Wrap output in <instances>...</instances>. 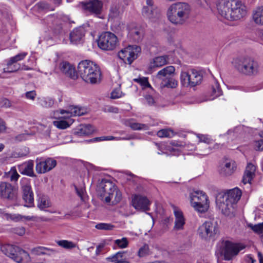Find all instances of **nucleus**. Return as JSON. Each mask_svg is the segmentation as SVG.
<instances>
[{"instance_id": "f3484780", "label": "nucleus", "mask_w": 263, "mask_h": 263, "mask_svg": "<svg viewBox=\"0 0 263 263\" xmlns=\"http://www.w3.org/2000/svg\"><path fill=\"white\" fill-rule=\"evenodd\" d=\"M236 168L237 165L234 161L227 160L219 165L218 173L221 177H229L234 173Z\"/></svg>"}, {"instance_id": "72a5a7b5", "label": "nucleus", "mask_w": 263, "mask_h": 263, "mask_svg": "<svg viewBox=\"0 0 263 263\" xmlns=\"http://www.w3.org/2000/svg\"><path fill=\"white\" fill-rule=\"evenodd\" d=\"M124 252H118L114 255L107 258L109 261L114 263H130L127 259L123 258Z\"/></svg>"}, {"instance_id": "412c9836", "label": "nucleus", "mask_w": 263, "mask_h": 263, "mask_svg": "<svg viewBox=\"0 0 263 263\" xmlns=\"http://www.w3.org/2000/svg\"><path fill=\"white\" fill-rule=\"evenodd\" d=\"M173 213L175 216L174 230L177 231L182 230L185 223L183 212L179 208L174 206L173 208Z\"/></svg>"}, {"instance_id": "7c9ffc66", "label": "nucleus", "mask_w": 263, "mask_h": 263, "mask_svg": "<svg viewBox=\"0 0 263 263\" xmlns=\"http://www.w3.org/2000/svg\"><path fill=\"white\" fill-rule=\"evenodd\" d=\"M126 125L135 130H146L149 129V125L148 124L136 122L133 119L127 120L126 121Z\"/></svg>"}, {"instance_id": "7ed1b4c3", "label": "nucleus", "mask_w": 263, "mask_h": 263, "mask_svg": "<svg viewBox=\"0 0 263 263\" xmlns=\"http://www.w3.org/2000/svg\"><path fill=\"white\" fill-rule=\"evenodd\" d=\"M192 12V7L188 3L177 2L168 7L166 16L171 23L176 25H182L191 18Z\"/></svg>"}, {"instance_id": "c85d7f7f", "label": "nucleus", "mask_w": 263, "mask_h": 263, "mask_svg": "<svg viewBox=\"0 0 263 263\" xmlns=\"http://www.w3.org/2000/svg\"><path fill=\"white\" fill-rule=\"evenodd\" d=\"M252 20L258 25H263V6L255 8L252 11Z\"/></svg>"}, {"instance_id": "9b49d317", "label": "nucleus", "mask_w": 263, "mask_h": 263, "mask_svg": "<svg viewBox=\"0 0 263 263\" xmlns=\"http://www.w3.org/2000/svg\"><path fill=\"white\" fill-rule=\"evenodd\" d=\"M118 42V38L115 34L105 32L99 36L98 45L102 50H112L116 47Z\"/></svg>"}, {"instance_id": "4468645a", "label": "nucleus", "mask_w": 263, "mask_h": 263, "mask_svg": "<svg viewBox=\"0 0 263 263\" xmlns=\"http://www.w3.org/2000/svg\"><path fill=\"white\" fill-rule=\"evenodd\" d=\"M21 188L23 193V199L26 203L27 207L34 206V196L31 190L30 180L29 179L24 178L21 180Z\"/></svg>"}, {"instance_id": "c756f323", "label": "nucleus", "mask_w": 263, "mask_h": 263, "mask_svg": "<svg viewBox=\"0 0 263 263\" xmlns=\"http://www.w3.org/2000/svg\"><path fill=\"white\" fill-rule=\"evenodd\" d=\"M4 216L7 220H11L15 222L24 220H35V217L34 216H22L20 214H10L8 213H5L4 214Z\"/></svg>"}, {"instance_id": "4d7b16f0", "label": "nucleus", "mask_w": 263, "mask_h": 263, "mask_svg": "<svg viewBox=\"0 0 263 263\" xmlns=\"http://www.w3.org/2000/svg\"><path fill=\"white\" fill-rule=\"evenodd\" d=\"M254 149L258 151H263V140L256 141L253 143Z\"/></svg>"}, {"instance_id": "5fc2aeb1", "label": "nucleus", "mask_w": 263, "mask_h": 263, "mask_svg": "<svg viewBox=\"0 0 263 263\" xmlns=\"http://www.w3.org/2000/svg\"><path fill=\"white\" fill-rule=\"evenodd\" d=\"M8 67L7 68H4V72H13L16 71L17 70H18L20 68V66L19 65H11L10 66H8L7 65Z\"/></svg>"}, {"instance_id": "680f3d73", "label": "nucleus", "mask_w": 263, "mask_h": 263, "mask_svg": "<svg viewBox=\"0 0 263 263\" xmlns=\"http://www.w3.org/2000/svg\"><path fill=\"white\" fill-rule=\"evenodd\" d=\"M198 4L202 8L207 9L209 7V4L207 0H198Z\"/></svg>"}, {"instance_id": "58836bf2", "label": "nucleus", "mask_w": 263, "mask_h": 263, "mask_svg": "<svg viewBox=\"0 0 263 263\" xmlns=\"http://www.w3.org/2000/svg\"><path fill=\"white\" fill-rule=\"evenodd\" d=\"M37 207L41 210L49 208L51 206L50 201L48 197L42 195L37 200Z\"/></svg>"}, {"instance_id": "338daca9", "label": "nucleus", "mask_w": 263, "mask_h": 263, "mask_svg": "<svg viewBox=\"0 0 263 263\" xmlns=\"http://www.w3.org/2000/svg\"><path fill=\"white\" fill-rule=\"evenodd\" d=\"M146 6H144L143 7H147L149 9L157 8L156 6H154V2L152 0H146Z\"/></svg>"}, {"instance_id": "a19ab883", "label": "nucleus", "mask_w": 263, "mask_h": 263, "mask_svg": "<svg viewBox=\"0 0 263 263\" xmlns=\"http://www.w3.org/2000/svg\"><path fill=\"white\" fill-rule=\"evenodd\" d=\"M212 89V98L211 100L215 99L222 95V90L220 88L219 84L216 80H214V82L211 86Z\"/></svg>"}, {"instance_id": "c9c22d12", "label": "nucleus", "mask_w": 263, "mask_h": 263, "mask_svg": "<svg viewBox=\"0 0 263 263\" xmlns=\"http://www.w3.org/2000/svg\"><path fill=\"white\" fill-rule=\"evenodd\" d=\"M121 13L122 12L119 6L116 5H112L109 9L108 19L110 21H114L115 19L118 18Z\"/></svg>"}, {"instance_id": "f257e3e1", "label": "nucleus", "mask_w": 263, "mask_h": 263, "mask_svg": "<svg viewBox=\"0 0 263 263\" xmlns=\"http://www.w3.org/2000/svg\"><path fill=\"white\" fill-rule=\"evenodd\" d=\"M218 13L228 20H237L244 17L246 8L239 0H218L217 3Z\"/></svg>"}, {"instance_id": "0eeeda50", "label": "nucleus", "mask_w": 263, "mask_h": 263, "mask_svg": "<svg viewBox=\"0 0 263 263\" xmlns=\"http://www.w3.org/2000/svg\"><path fill=\"white\" fill-rule=\"evenodd\" d=\"M234 66L239 72L248 76L257 73L258 69L257 62L249 57L236 59L234 61Z\"/></svg>"}, {"instance_id": "2eb2a0df", "label": "nucleus", "mask_w": 263, "mask_h": 263, "mask_svg": "<svg viewBox=\"0 0 263 263\" xmlns=\"http://www.w3.org/2000/svg\"><path fill=\"white\" fill-rule=\"evenodd\" d=\"M0 198L11 201H14L17 199V193L14 186L10 183L0 182Z\"/></svg>"}, {"instance_id": "5701e85b", "label": "nucleus", "mask_w": 263, "mask_h": 263, "mask_svg": "<svg viewBox=\"0 0 263 263\" xmlns=\"http://www.w3.org/2000/svg\"><path fill=\"white\" fill-rule=\"evenodd\" d=\"M85 34V29L83 27L75 28L70 33V42L73 44H79L81 43Z\"/></svg>"}, {"instance_id": "052dcab7", "label": "nucleus", "mask_w": 263, "mask_h": 263, "mask_svg": "<svg viewBox=\"0 0 263 263\" xmlns=\"http://www.w3.org/2000/svg\"><path fill=\"white\" fill-rule=\"evenodd\" d=\"M14 232L16 234L22 236L25 233V230L23 227L16 228L14 229Z\"/></svg>"}, {"instance_id": "864d4df0", "label": "nucleus", "mask_w": 263, "mask_h": 263, "mask_svg": "<svg viewBox=\"0 0 263 263\" xmlns=\"http://www.w3.org/2000/svg\"><path fill=\"white\" fill-rule=\"evenodd\" d=\"M197 136L200 142L209 144L212 141V139L208 135L198 134Z\"/></svg>"}, {"instance_id": "a878e982", "label": "nucleus", "mask_w": 263, "mask_h": 263, "mask_svg": "<svg viewBox=\"0 0 263 263\" xmlns=\"http://www.w3.org/2000/svg\"><path fill=\"white\" fill-rule=\"evenodd\" d=\"M1 249L5 254L15 261L20 248L13 245H7L3 246Z\"/></svg>"}, {"instance_id": "6e6d98bb", "label": "nucleus", "mask_w": 263, "mask_h": 263, "mask_svg": "<svg viewBox=\"0 0 263 263\" xmlns=\"http://www.w3.org/2000/svg\"><path fill=\"white\" fill-rule=\"evenodd\" d=\"M123 96V93L120 88L115 89L111 93V98L115 99L121 98Z\"/></svg>"}, {"instance_id": "cd10ccee", "label": "nucleus", "mask_w": 263, "mask_h": 263, "mask_svg": "<svg viewBox=\"0 0 263 263\" xmlns=\"http://www.w3.org/2000/svg\"><path fill=\"white\" fill-rule=\"evenodd\" d=\"M33 163L32 161L24 162L18 165V171L23 175L33 176Z\"/></svg>"}, {"instance_id": "603ef678", "label": "nucleus", "mask_w": 263, "mask_h": 263, "mask_svg": "<svg viewBox=\"0 0 263 263\" xmlns=\"http://www.w3.org/2000/svg\"><path fill=\"white\" fill-rule=\"evenodd\" d=\"M250 227L256 233H261L263 232V222L255 225H250Z\"/></svg>"}, {"instance_id": "b1692460", "label": "nucleus", "mask_w": 263, "mask_h": 263, "mask_svg": "<svg viewBox=\"0 0 263 263\" xmlns=\"http://www.w3.org/2000/svg\"><path fill=\"white\" fill-rule=\"evenodd\" d=\"M168 57L166 55L156 57L152 59L148 65V70L152 72L154 68L162 67L167 64Z\"/></svg>"}, {"instance_id": "bb28decb", "label": "nucleus", "mask_w": 263, "mask_h": 263, "mask_svg": "<svg viewBox=\"0 0 263 263\" xmlns=\"http://www.w3.org/2000/svg\"><path fill=\"white\" fill-rule=\"evenodd\" d=\"M256 167L252 163H248L245 172L242 182L244 184L250 183L251 180L255 176Z\"/></svg>"}, {"instance_id": "49530a36", "label": "nucleus", "mask_w": 263, "mask_h": 263, "mask_svg": "<svg viewBox=\"0 0 263 263\" xmlns=\"http://www.w3.org/2000/svg\"><path fill=\"white\" fill-rule=\"evenodd\" d=\"M150 254V250L149 246L145 244L141 247H140L138 251V256L141 258L148 256Z\"/></svg>"}, {"instance_id": "ea45409f", "label": "nucleus", "mask_w": 263, "mask_h": 263, "mask_svg": "<svg viewBox=\"0 0 263 263\" xmlns=\"http://www.w3.org/2000/svg\"><path fill=\"white\" fill-rule=\"evenodd\" d=\"M111 24V29L116 33H120L125 29V24L119 20L112 21Z\"/></svg>"}, {"instance_id": "a211bd4d", "label": "nucleus", "mask_w": 263, "mask_h": 263, "mask_svg": "<svg viewBox=\"0 0 263 263\" xmlns=\"http://www.w3.org/2000/svg\"><path fill=\"white\" fill-rule=\"evenodd\" d=\"M175 67L173 66H168L159 70L154 77L153 80L156 84L162 83L165 80L173 77L175 72Z\"/></svg>"}, {"instance_id": "f704fd0d", "label": "nucleus", "mask_w": 263, "mask_h": 263, "mask_svg": "<svg viewBox=\"0 0 263 263\" xmlns=\"http://www.w3.org/2000/svg\"><path fill=\"white\" fill-rule=\"evenodd\" d=\"M94 131V128L90 124L81 125L77 132L78 136H84L91 134Z\"/></svg>"}, {"instance_id": "bf43d9fd", "label": "nucleus", "mask_w": 263, "mask_h": 263, "mask_svg": "<svg viewBox=\"0 0 263 263\" xmlns=\"http://www.w3.org/2000/svg\"><path fill=\"white\" fill-rule=\"evenodd\" d=\"M0 104L2 107L8 108L11 106V102L7 99L4 98L1 100Z\"/></svg>"}, {"instance_id": "20e7f679", "label": "nucleus", "mask_w": 263, "mask_h": 263, "mask_svg": "<svg viewBox=\"0 0 263 263\" xmlns=\"http://www.w3.org/2000/svg\"><path fill=\"white\" fill-rule=\"evenodd\" d=\"M78 73L87 83L96 84L101 81L102 73L99 66L89 60H84L79 63Z\"/></svg>"}, {"instance_id": "f03ea898", "label": "nucleus", "mask_w": 263, "mask_h": 263, "mask_svg": "<svg viewBox=\"0 0 263 263\" xmlns=\"http://www.w3.org/2000/svg\"><path fill=\"white\" fill-rule=\"evenodd\" d=\"M241 196V192L238 188L231 190L227 193H219L216 197L217 206L222 213L232 217L235 213L236 204Z\"/></svg>"}, {"instance_id": "ddd939ff", "label": "nucleus", "mask_w": 263, "mask_h": 263, "mask_svg": "<svg viewBox=\"0 0 263 263\" xmlns=\"http://www.w3.org/2000/svg\"><path fill=\"white\" fill-rule=\"evenodd\" d=\"M244 248L245 246L241 243H233L229 240L224 241L222 249L224 259H232Z\"/></svg>"}, {"instance_id": "de8ad7c7", "label": "nucleus", "mask_w": 263, "mask_h": 263, "mask_svg": "<svg viewBox=\"0 0 263 263\" xmlns=\"http://www.w3.org/2000/svg\"><path fill=\"white\" fill-rule=\"evenodd\" d=\"M174 135L173 131L170 129H162L159 130L157 133V135L160 138H171Z\"/></svg>"}, {"instance_id": "6e6552de", "label": "nucleus", "mask_w": 263, "mask_h": 263, "mask_svg": "<svg viewBox=\"0 0 263 263\" xmlns=\"http://www.w3.org/2000/svg\"><path fill=\"white\" fill-rule=\"evenodd\" d=\"M191 206L198 212L203 213L209 208L208 196L202 191H195L190 195Z\"/></svg>"}, {"instance_id": "6ab92c4d", "label": "nucleus", "mask_w": 263, "mask_h": 263, "mask_svg": "<svg viewBox=\"0 0 263 263\" xmlns=\"http://www.w3.org/2000/svg\"><path fill=\"white\" fill-rule=\"evenodd\" d=\"M132 203L136 210L143 211L149 210L150 202L145 196L135 195L132 199Z\"/></svg>"}, {"instance_id": "c03bdc74", "label": "nucleus", "mask_w": 263, "mask_h": 263, "mask_svg": "<svg viewBox=\"0 0 263 263\" xmlns=\"http://www.w3.org/2000/svg\"><path fill=\"white\" fill-rule=\"evenodd\" d=\"M129 241L126 237L118 239L114 241V248L119 249H125L128 246Z\"/></svg>"}, {"instance_id": "774afa93", "label": "nucleus", "mask_w": 263, "mask_h": 263, "mask_svg": "<svg viewBox=\"0 0 263 263\" xmlns=\"http://www.w3.org/2000/svg\"><path fill=\"white\" fill-rule=\"evenodd\" d=\"M104 247V245L103 243L99 244L97 247L96 250V255H98L100 254L103 249Z\"/></svg>"}, {"instance_id": "69168bd1", "label": "nucleus", "mask_w": 263, "mask_h": 263, "mask_svg": "<svg viewBox=\"0 0 263 263\" xmlns=\"http://www.w3.org/2000/svg\"><path fill=\"white\" fill-rule=\"evenodd\" d=\"M145 98L147 103L148 105H152L154 104V103H155L154 99L151 96H149V95L146 96Z\"/></svg>"}, {"instance_id": "37998d69", "label": "nucleus", "mask_w": 263, "mask_h": 263, "mask_svg": "<svg viewBox=\"0 0 263 263\" xmlns=\"http://www.w3.org/2000/svg\"><path fill=\"white\" fill-rule=\"evenodd\" d=\"M130 34L136 42L140 41L143 36V29L140 28H135L130 31Z\"/></svg>"}, {"instance_id": "79ce46f5", "label": "nucleus", "mask_w": 263, "mask_h": 263, "mask_svg": "<svg viewBox=\"0 0 263 263\" xmlns=\"http://www.w3.org/2000/svg\"><path fill=\"white\" fill-rule=\"evenodd\" d=\"M37 104L43 107H51L54 104V100L49 97H42L37 99Z\"/></svg>"}, {"instance_id": "3c124183", "label": "nucleus", "mask_w": 263, "mask_h": 263, "mask_svg": "<svg viewBox=\"0 0 263 263\" xmlns=\"http://www.w3.org/2000/svg\"><path fill=\"white\" fill-rule=\"evenodd\" d=\"M95 228L101 230H111L114 229V226L110 223H99L96 225Z\"/></svg>"}, {"instance_id": "13d9d810", "label": "nucleus", "mask_w": 263, "mask_h": 263, "mask_svg": "<svg viewBox=\"0 0 263 263\" xmlns=\"http://www.w3.org/2000/svg\"><path fill=\"white\" fill-rule=\"evenodd\" d=\"M36 96V93L35 91L32 90L27 91L25 93V97L27 99L34 100L35 97Z\"/></svg>"}, {"instance_id": "9d476101", "label": "nucleus", "mask_w": 263, "mask_h": 263, "mask_svg": "<svg viewBox=\"0 0 263 263\" xmlns=\"http://www.w3.org/2000/svg\"><path fill=\"white\" fill-rule=\"evenodd\" d=\"M180 79L183 85L194 87L201 83L202 75L200 71L192 69L187 71H182Z\"/></svg>"}, {"instance_id": "423d86ee", "label": "nucleus", "mask_w": 263, "mask_h": 263, "mask_svg": "<svg viewBox=\"0 0 263 263\" xmlns=\"http://www.w3.org/2000/svg\"><path fill=\"white\" fill-rule=\"evenodd\" d=\"M87 110L85 108L78 106H69L66 109H61L60 113L61 117H57V120L53 122L54 126L59 129H66L69 127L73 122L71 119L73 116H82L85 114Z\"/></svg>"}, {"instance_id": "4c0bfd02", "label": "nucleus", "mask_w": 263, "mask_h": 263, "mask_svg": "<svg viewBox=\"0 0 263 263\" xmlns=\"http://www.w3.org/2000/svg\"><path fill=\"white\" fill-rule=\"evenodd\" d=\"M56 243L59 247L66 250H72L77 246L76 243L68 240H57Z\"/></svg>"}, {"instance_id": "a18cd8bd", "label": "nucleus", "mask_w": 263, "mask_h": 263, "mask_svg": "<svg viewBox=\"0 0 263 263\" xmlns=\"http://www.w3.org/2000/svg\"><path fill=\"white\" fill-rule=\"evenodd\" d=\"M27 55V53L25 52L17 54L15 56L11 57L9 59V61L8 62L7 65L8 66H10L12 65L13 63L17 62V61L22 60L26 57Z\"/></svg>"}, {"instance_id": "dca6fc26", "label": "nucleus", "mask_w": 263, "mask_h": 263, "mask_svg": "<svg viewBox=\"0 0 263 263\" xmlns=\"http://www.w3.org/2000/svg\"><path fill=\"white\" fill-rule=\"evenodd\" d=\"M36 163L35 169L36 172L39 174H44L50 171L57 164L56 161L51 158L47 159L37 158Z\"/></svg>"}, {"instance_id": "0e129e2a", "label": "nucleus", "mask_w": 263, "mask_h": 263, "mask_svg": "<svg viewBox=\"0 0 263 263\" xmlns=\"http://www.w3.org/2000/svg\"><path fill=\"white\" fill-rule=\"evenodd\" d=\"M75 189L78 196L81 198V199H83V196L85 193L84 188L82 187L80 189H78L77 186H76Z\"/></svg>"}, {"instance_id": "473e14b6", "label": "nucleus", "mask_w": 263, "mask_h": 263, "mask_svg": "<svg viewBox=\"0 0 263 263\" xmlns=\"http://www.w3.org/2000/svg\"><path fill=\"white\" fill-rule=\"evenodd\" d=\"M31 260V257L28 253L20 248L15 261L17 263H29Z\"/></svg>"}, {"instance_id": "8fccbe9b", "label": "nucleus", "mask_w": 263, "mask_h": 263, "mask_svg": "<svg viewBox=\"0 0 263 263\" xmlns=\"http://www.w3.org/2000/svg\"><path fill=\"white\" fill-rule=\"evenodd\" d=\"M8 176L11 181H17L20 177L15 167H12L8 172Z\"/></svg>"}, {"instance_id": "aec40b11", "label": "nucleus", "mask_w": 263, "mask_h": 263, "mask_svg": "<svg viewBox=\"0 0 263 263\" xmlns=\"http://www.w3.org/2000/svg\"><path fill=\"white\" fill-rule=\"evenodd\" d=\"M103 7V2L101 0H91L85 5V9L95 15H100Z\"/></svg>"}, {"instance_id": "e2e57ef3", "label": "nucleus", "mask_w": 263, "mask_h": 263, "mask_svg": "<svg viewBox=\"0 0 263 263\" xmlns=\"http://www.w3.org/2000/svg\"><path fill=\"white\" fill-rule=\"evenodd\" d=\"M130 139H131V138H118V137H115L113 136H105V138H104V139H105V140H121V139L129 140Z\"/></svg>"}, {"instance_id": "f8f14e48", "label": "nucleus", "mask_w": 263, "mask_h": 263, "mask_svg": "<svg viewBox=\"0 0 263 263\" xmlns=\"http://www.w3.org/2000/svg\"><path fill=\"white\" fill-rule=\"evenodd\" d=\"M141 48L137 45L128 46L118 53V57L125 63L130 64L141 52Z\"/></svg>"}, {"instance_id": "4be33fe9", "label": "nucleus", "mask_w": 263, "mask_h": 263, "mask_svg": "<svg viewBox=\"0 0 263 263\" xmlns=\"http://www.w3.org/2000/svg\"><path fill=\"white\" fill-rule=\"evenodd\" d=\"M59 69L61 72L72 79L77 78L74 67L67 62H61L59 65Z\"/></svg>"}, {"instance_id": "39448f33", "label": "nucleus", "mask_w": 263, "mask_h": 263, "mask_svg": "<svg viewBox=\"0 0 263 263\" xmlns=\"http://www.w3.org/2000/svg\"><path fill=\"white\" fill-rule=\"evenodd\" d=\"M97 192L103 202L111 204H116L122 199L121 192L111 181L102 180L97 186Z\"/></svg>"}, {"instance_id": "e433bc0d", "label": "nucleus", "mask_w": 263, "mask_h": 263, "mask_svg": "<svg viewBox=\"0 0 263 263\" xmlns=\"http://www.w3.org/2000/svg\"><path fill=\"white\" fill-rule=\"evenodd\" d=\"M158 86L161 88L165 87L175 88L178 86V82L173 77L165 80L160 84H158Z\"/></svg>"}, {"instance_id": "2f4dec72", "label": "nucleus", "mask_w": 263, "mask_h": 263, "mask_svg": "<svg viewBox=\"0 0 263 263\" xmlns=\"http://www.w3.org/2000/svg\"><path fill=\"white\" fill-rule=\"evenodd\" d=\"M54 252V250L52 249L38 246L33 248L31 250V253L35 255H50Z\"/></svg>"}, {"instance_id": "393cba45", "label": "nucleus", "mask_w": 263, "mask_h": 263, "mask_svg": "<svg viewBox=\"0 0 263 263\" xmlns=\"http://www.w3.org/2000/svg\"><path fill=\"white\" fill-rule=\"evenodd\" d=\"M142 14L144 17L154 22L160 16L159 10L157 8L149 9L147 7H143Z\"/></svg>"}, {"instance_id": "09e8293b", "label": "nucleus", "mask_w": 263, "mask_h": 263, "mask_svg": "<svg viewBox=\"0 0 263 263\" xmlns=\"http://www.w3.org/2000/svg\"><path fill=\"white\" fill-rule=\"evenodd\" d=\"M134 81L140 84L143 88L149 87L151 88V86L148 82V78L146 77L138 78L134 79Z\"/></svg>"}, {"instance_id": "1a4fd4ad", "label": "nucleus", "mask_w": 263, "mask_h": 263, "mask_svg": "<svg viewBox=\"0 0 263 263\" xmlns=\"http://www.w3.org/2000/svg\"><path fill=\"white\" fill-rule=\"evenodd\" d=\"M219 230L216 222L213 221H206L200 226L197 234L202 239L209 241L214 238Z\"/></svg>"}]
</instances>
